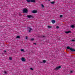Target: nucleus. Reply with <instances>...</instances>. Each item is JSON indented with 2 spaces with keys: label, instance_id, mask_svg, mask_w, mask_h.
I'll use <instances>...</instances> for the list:
<instances>
[{
  "label": "nucleus",
  "instance_id": "5701e85b",
  "mask_svg": "<svg viewBox=\"0 0 75 75\" xmlns=\"http://www.w3.org/2000/svg\"><path fill=\"white\" fill-rule=\"evenodd\" d=\"M56 28H57V29L59 28V26H57L56 27Z\"/></svg>",
  "mask_w": 75,
  "mask_h": 75
},
{
  "label": "nucleus",
  "instance_id": "6ab92c4d",
  "mask_svg": "<svg viewBox=\"0 0 75 75\" xmlns=\"http://www.w3.org/2000/svg\"><path fill=\"white\" fill-rule=\"evenodd\" d=\"M4 74H7V72H6V71H5L4 72Z\"/></svg>",
  "mask_w": 75,
  "mask_h": 75
},
{
  "label": "nucleus",
  "instance_id": "bb28decb",
  "mask_svg": "<svg viewBox=\"0 0 75 75\" xmlns=\"http://www.w3.org/2000/svg\"><path fill=\"white\" fill-rule=\"evenodd\" d=\"M70 72V73H72V72H73V71H71Z\"/></svg>",
  "mask_w": 75,
  "mask_h": 75
},
{
  "label": "nucleus",
  "instance_id": "0eeeda50",
  "mask_svg": "<svg viewBox=\"0 0 75 75\" xmlns=\"http://www.w3.org/2000/svg\"><path fill=\"white\" fill-rule=\"evenodd\" d=\"M32 13H37V11L33 10L32 11Z\"/></svg>",
  "mask_w": 75,
  "mask_h": 75
},
{
  "label": "nucleus",
  "instance_id": "7ed1b4c3",
  "mask_svg": "<svg viewBox=\"0 0 75 75\" xmlns=\"http://www.w3.org/2000/svg\"><path fill=\"white\" fill-rule=\"evenodd\" d=\"M23 13H28V10L27 8H25L23 9Z\"/></svg>",
  "mask_w": 75,
  "mask_h": 75
},
{
  "label": "nucleus",
  "instance_id": "7c9ffc66",
  "mask_svg": "<svg viewBox=\"0 0 75 75\" xmlns=\"http://www.w3.org/2000/svg\"><path fill=\"white\" fill-rule=\"evenodd\" d=\"M46 1H47V0H45Z\"/></svg>",
  "mask_w": 75,
  "mask_h": 75
},
{
  "label": "nucleus",
  "instance_id": "c756f323",
  "mask_svg": "<svg viewBox=\"0 0 75 75\" xmlns=\"http://www.w3.org/2000/svg\"><path fill=\"white\" fill-rule=\"evenodd\" d=\"M49 0V1H51V0Z\"/></svg>",
  "mask_w": 75,
  "mask_h": 75
},
{
  "label": "nucleus",
  "instance_id": "f3484780",
  "mask_svg": "<svg viewBox=\"0 0 75 75\" xmlns=\"http://www.w3.org/2000/svg\"><path fill=\"white\" fill-rule=\"evenodd\" d=\"M9 59L10 60H12V58H11V57H9Z\"/></svg>",
  "mask_w": 75,
  "mask_h": 75
},
{
  "label": "nucleus",
  "instance_id": "a211bd4d",
  "mask_svg": "<svg viewBox=\"0 0 75 75\" xmlns=\"http://www.w3.org/2000/svg\"><path fill=\"white\" fill-rule=\"evenodd\" d=\"M34 39L33 38H32L31 39V41H34Z\"/></svg>",
  "mask_w": 75,
  "mask_h": 75
},
{
  "label": "nucleus",
  "instance_id": "9b49d317",
  "mask_svg": "<svg viewBox=\"0 0 75 75\" xmlns=\"http://www.w3.org/2000/svg\"><path fill=\"white\" fill-rule=\"evenodd\" d=\"M71 27L72 28H74L75 27V25H72L71 26Z\"/></svg>",
  "mask_w": 75,
  "mask_h": 75
},
{
  "label": "nucleus",
  "instance_id": "39448f33",
  "mask_svg": "<svg viewBox=\"0 0 75 75\" xmlns=\"http://www.w3.org/2000/svg\"><path fill=\"white\" fill-rule=\"evenodd\" d=\"M27 17L28 18H33V17H34L31 15H27Z\"/></svg>",
  "mask_w": 75,
  "mask_h": 75
},
{
  "label": "nucleus",
  "instance_id": "dca6fc26",
  "mask_svg": "<svg viewBox=\"0 0 75 75\" xmlns=\"http://www.w3.org/2000/svg\"><path fill=\"white\" fill-rule=\"evenodd\" d=\"M41 6L43 8H44V5H43V4H42L41 5Z\"/></svg>",
  "mask_w": 75,
  "mask_h": 75
},
{
  "label": "nucleus",
  "instance_id": "412c9836",
  "mask_svg": "<svg viewBox=\"0 0 75 75\" xmlns=\"http://www.w3.org/2000/svg\"><path fill=\"white\" fill-rule=\"evenodd\" d=\"M30 69H31V70H34V69L32 68H30Z\"/></svg>",
  "mask_w": 75,
  "mask_h": 75
},
{
  "label": "nucleus",
  "instance_id": "393cba45",
  "mask_svg": "<svg viewBox=\"0 0 75 75\" xmlns=\"http://www.w3.org/2000/svg\"><path fill=\"white\" fill-rule=\"evenodd\" d=\"M41 37H45V36L43 35L41 36Z\"/></svg>",
  "mask_w": 75,
  "mask_h": 75
},
{
  "label": "nucleus",
  "instance_id": "9d476101",
  "mask_svg": "<svg viewBox=\"0 0 75 75\" xmlns=\"http://www.w3.org/2000/svg\"><path fill=\"white\" fill-rule=\"evenodd\" d=\"M21 60H22V61H23V62H25V58H24V57H22L21 59Z\"/></svg>",
  "mask_w": 75,
  "mask_h": 75
},
{
  "label": "nucleus",
  "instance_id": "c85d7f7f",
  "mask_svg": "<svg viewBox=\"0 0 75 75\" xmlns=\"http://www.w3.org/2000/svg\"><path fill=\"white\" fill-rule=\"evenodd\" d=\"M33 44H35V45H36V43H34Z\"/></svg>",
  "mask_w": 75,
  "mask_h": 75
},
{
  "label": "nucleus",
  "instance_id": "a878e982",
  "mask_svg": "<svg viewBox=\"0 0 75 75\" xmlns=\"http://www.w3.org/2000/svg\"><path fill=\"white\" fill-rule=\"evenodd\" d=\"M71 41H75V40H72Z\"/></svg>",
  "mask_w": 75,
  "mask_h": 75
},
{
  "label": "nucleus",
  "instance_id": "f03ea898",
  "mask_svg": "<svg viewBox=\"0 0 75 75\" xmlns=\"http://www.w3.org/2000/svg\"><path fill=\"white\" fill-rule=\"evenodd\" d=\"M27 2L28 3H30L32 2V3H35V0H26Z\"/></svg>",
  "mask_w": 75,
  "mask_h": 75
},
{
  "label": "nucleus",
  "instance_id": "cd10ccee",
  "mask_svg": "<svg viewBox=\"0 0 75 75\" xmlns=\"http://www.w3.org/2000/svg\"><path fill=\"white\" fill-rule=\"evenodd\" d=\"M4 52H6V51L5 50V51H4Z\"/></svg>",
  "mask_w": 75,
  "mask_h": 75
},
{
  "label": "nucleus",
  "instance_id": "aec40b11",
  "mask_svg": "<svg viewBox=\"0 0 75 75\" xmlns=\"http://www.w3.org/2000/svg\"><path fill=\"white\" fill-rule=\"evenodd\" d=\"M24 49H21V51H24Z\"/></svg>",
  "mask_w": 75,
  "mask_h": 75
},
{
  "label": "nucleus",
  "instance_id": "6e6552de",
  "mask_svg": "<svg viewBox=\"0 0 75 75\" xmlns=\"http://www.w3.org/2000/svg\"><path fill=\"white\" fill-rule=\"evenodd\" d=\"M71 33V31H66L65 32V33H66V34H69V33Z\"/></svg>",
  "mask_w": 75,
  "mask_h": 75
},
{
  "label": "nucleus",
  "instance_id": "ddd939ff",
  "mask_svg": "<svg viewBox=\"0 0 75 75\" xmlns=\"http://www.w3.org/2000/svg\"><path fill=\"white\" fill-rule=\"evenodd\" d=\"M51 4H54L55 3V2L53 1L51 2Z\"/></svg>",
  "mask_w": 75,
  "mask_h": 75
},
{
  "label": "nucleus",
  "instance_id": "423d86ee",
  "mask_svg": "<svg viewBox=\"0 0 75 75\" xmlns=\"http://www.w3.org/2000/svg\"><path fill=\"white\" fill-rule=\"evenodd\" d=\"M27 28H29V29H28L29 32V33H30L31 30H32V28H30V27H27Z\"/></svg>",
  "mask_w": 75,
  "mask_h": 75
},
{
  "label": "nucleus",
  "instance_id": "b1692460",
  "mask_svg": "<svg viewBox=\"0 0 75 75\" xmlns=\"http://www.w3.org/2000/svg\"><path fill=\"white\" fill-rule=\"evenodd\" d=\"M27 38H28V37L27 36H26V38H25V39H26V40L27 39Z\"/></svg>",
  "mask_w": 75,
  "mask_h": 75
},
{
  "label": "nucleus",
  "instance_id": "2eb2a0df",
  "mask_svg": "<svg viewBox=\"0 0 75 75\" xmlns=\"http://www.w3.org/2000/svg\"><path fill=\"white\" fill-rule=\"evenodd\" d=\"M43 62L44 63H45L46 62V61L45 60H43Z\"/></svg>",
  "mask_w": 75,
  "mask_h": 75
},
{
  "label": "nucleus",
  "instance_id": "1a4fd4ad",
  "mask_svg": "<svg viewBox=\"0 0 75 75\" xmlns=\"http://www.w3.org/2000/svg\"><path fill=\"white\" fill-rule=\"evenodd\" d=\"M52 24H54V23H55V21L54 20H52Z\"/></svg>",
  "mask_w": 75,
  "mask_h": 75
},
{
  "label": "nucleus",
  "instance_id": "f8f14e48",
  "mask_svg": "<svg viewBox=\"0 0 75 75\" xmlns=\"http://www.w3.org/2000/svg\"><path fill=\"white\" fill-rule=\"evenodd\" d=\"M20 38V36H17L16 37V38Z\"/></svg>",
  "mask_w": 75,
  "mask_h": 75
},
{
  "label": "nucleus",
  "instance_id": "4be33fe9",
  "mask_svg": "<svg viewBox=\"0 0 75 75\" xmlns=\"http://www.w3.org/2000/svg\"><path fill=\"white\" fill-rule=\"evenodd\" d=\"M62 16H63L62 15H60V17H62Z\"/></svg>",
  "mask_w": 75,
  "mask_h": 75
},
{
  "label": "nucleus",
  "instance_id": "4468645a",
  "mask_svg": "<svg viewBox=\"0 0 75 75\" xmlns=\"http://www.w3.org/2000/svg\"><path fill=\"white\" fill-rule=\"evenodd\" d=\"M52 28V26H48V28Z\"/></svg>",
  "mask_w": 75,
  "mask_h": 75
},
{
  "label": "nucleus",
  "instance_id": "f257e3e1",
  "mask_svg": "<svg viewBox=\"0 0 75 75\" xmlns=\"http://www.w3.org/2000/svg\"><path fill=\"white\" fill-rule=\"evenodd\" d=\"M67 48L68 50H69L70 51H72V52H74V51H75V50H74L72 48H70V47L69 46H68L67 47Z\"/></svg>",
  "mask_w": 75,
  "mask_h": 75
},
{
  "label": "nucleus",
  "instance_id": "20e7f679",
  "mask_svg": "<svg viewBox=\"0 0 75 75\" xmlns=\"http://www.w3.org/2000/svg\"><path fill=\"white\" fill-rule=\"evenodd\" d=\"M61 68V67L60 66H58L56 67V68L54 69V70H58V69H59V68Z\"/></svg>",
  "mask_w": 75,
  "mask_h": 75
}]
</instances>
